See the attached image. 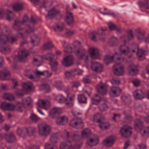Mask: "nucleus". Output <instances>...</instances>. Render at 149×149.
<instances>
[{
	"instance_id": "nucleus-37",
	"label": "nucleus",
	"mask_w": 149,
	"mask_h": 149,
	"mask_svg": "<svg viewBox=\"0 0 149 149\" xmlns=\"http://www.w3.org/2000/svg\"><path fill=\"white\" fill-rule=\"evenodd\" d=\"M32 102V99L29 97L24 98L22 100V104L24 105H29Z\"/></svg>"
},
{
	"instance_id": "nucleus-10",
	"label": "nucleus",
	"mask_w": 149,
	"mask_h": 149,
	"mask_svg": "<svg viewBox=\"0 0 149 149\" xmlns=\"http://www.w3.org/2000/svg\"><path fill=\"white\" fill-rule=\"evenodd\" d=\"M81 146L80 145H75L74 147L71 145L70 142L62 143L60 146V149H79Z\"/></svg>"
},
{
	"instance_id": "nucleus-45",
	"label": "nucleus",
	"mask_w": 149,
	"mask_h": 149,
	"mask_svg": "<svg viewBox=\"0 0 149 149\" xmlns=\"http://www.w3.org/2000/svg\"><path fill=\"white\" fill-rule=\"evenodd\" d=\"M54 45L51 41H48L45 43L43 46V48L44 50L50 49L53 47Z\"/></svg>"
},
{
	"instance_id": "nucleus-33",
	"label": "nucleus",
	"mask_w": 149,
	"mask_h": 149,
	"mask_svg": "<svg viewBox=\"0 0 149 149\" xmlns=\"http://www.w3.org/2000/svg\"><path fill=\"white\" fill-rule=\"evenodd\" d=\"M110 126V124L107 122H104L100 123L99 127L101 130H104L109 128Z\"/></svg>"
},
{
	"instance_id": "nucleus-22",
	"label": "nucleus",
	"mask_w": 149,
	"mask_h": 149,
	"mask_svg": "<svg viewBox=\"0 0 149 149\" xmlns=\"http://www.w3.org/2000/svg\"><path fill=\"white\" fill-rule=\"evenodd\" d=\"M118 49L120 53L122 54L127 55L129 52V47L124 44L120 45Z\"/></svg>"
},
{
	"instance_id": "nucleus-16",
	"label": "nucleus",
	"mask_w": 149,
	"mask_h": 149,
	"mask_svg": "<svg viewBox=\"0 0 149 149\" xmlns=\"http://www.w3.org/2000/svg\"><path fill=\"white\" fill-rule=\"evenodd\" d=\"M11 77L9 71L6 68H4L0 71V78L3 80H8Z\"/></svg>"
},
{
	"instance_id": "nucleus-36",
	"label": "nucleus",
	"mask_w": 149,
	"mask_h": 149,
	"mask_svg": "<svg viewBox=\"0 0 149 149\" xmlns=\"http://www.w3.org/2000/svg\"><path fill=\"white\" fill-rule=\"evenodd\" d=\"M91 134L90 130L88 128L84 130L81 132V137L86 138L87 137Z\"/></svg>"
},
{
	"instance_id": "nucleus-57",
	"label": "nucleus",
	"mask_w": 149,
	"mask_h": 149,
	"mask_svg": "<svg viewBox=\"0 0 149 149\" xmlns=\"http://www.w3.org/2000/svg\"><path fill=\"white\" fill-rule=\"evenodd\" d=\"M30 118L32 121L34 122H36L40 119L39 117L34 114L31 115L30 116Z\"/></svg>"
},
{
	"instance_id": "nucleus-21",
	"label": "nucleus",
	"mask_w": 149,
	"mask_h": 149,
	"mask_svg": "<svg viewBox=\"0 0 149 149\" xmlns=\"http://www.w3.org/2000/svg\"><path fill=\"white\" fill-rule=\"evenodd\" d=\"M114 143L113 138L111 136H109L104 140L103 144L107 147H109L111 146Z\"/></svg>"
},
{
	"instance_id": "nucleus-18",
	"label": "nucleus",
	"mask_w": 149,
	"mask_h": 149,
	"mask_svg": "<svg viewBox=\"0 0 149 149\" xmlns=\"http://www.w3.org/2000/svg\"><path fill=\"white\" fill-rule=\"evenodd\" d=\"M91 68L92 70L97 72H101L102 69V66L100 63L94 61L92 62Z\"/></svg>"
},
{
	"instance_id": "nucleus-25",
	"label": "nucleus",
	"mask_w": 149,
	"mask_h": 149,
	"mask_svg": "<svg viewBox=\"0 0 149 149\" xmlns=\"http://www.w3.org/2000/svg\"><path fill=\"white\" fill-rule=\"evenodd\" d=\"M65 20L67 24L69 25L71 24L73 22V16L70 12H67Z\"/></svg>"
},
{
	"instance_id": "nucleus-2",
	"label": "nucleus",
	"mask_w": 149,
	"mask_h": 149,
	"mask_svg": "<svg viewBox=\"0 0 149 149\" xmlns=\"http://www.w3.org/2000/svg\"><path fill=\"white\" fill-rule=\"evenodd\" d=\"M16 41V39L13 36L11 31L7 26H4V32H0V43L4 44L9 42L13 43Z\"/></svg>"
},
{
	"instance_id": "nucleus-50",
	"label": "nucleus",
	"mask_w": 149,
	"mask_h": 149,
	"mask_svg": "<svg viewBox=\"0 0 149 149\" xmlns=\"http://www.w3.org/2000/svg\"><path fill=\"white\" fill-rule=\"evenodd\" d=\"M149 0H144V1H141L139 2L141 6L144 7L146 9L149 8V6L148 4V1Z\"/></svg>"
},
{
	"instance_id": "nucleus-48",
	"label": "nucleus",
	"mask_w": 149,
	"mask_h": 149,
	"mask_svg": "<svg viewBox=\"0 0 149 149\" xmlns=\"http://www.w3.org/2000/svg\"><path fill=\"white\" fill-rule=\"evenodd\" d=\"M140 133L142 136H143L149 134V127H146L143 130H140Z\"/></svg>"
},
{
	"instance_id": "nucleus-61",
	"label": "nucleus",
	"mask_w": 149,
	"mask_h": 149,
	"mask_svg": "<svg viewBox=\"0 0 149 149\" xmlns=\"http://www.w3.org/2000/svg\"><path fill=\"white\" fill-rule=\"evenodd\" d=\"M16 95L18 97L22 96L24 95L23 92L22 90L19 89L15 92Z\"/></svg>"
},
{
	"instance_id": "nucleus-7",
	"label": "nucleus",
	"mask_w": 149,
	"mask_h": 149,
	"mask_svg": "<svg viewBox=\"0 0 149 149\" xmlns=\"http://www.w3.org/2000/svg\"><path fill=\"white\" fill-rule=\"evenodd\" d=\"M120 132L122 136L127 137L131 135V128L129 126L124 125L121 128Z\"/></svg>"
},
{
	"instance_id": "nucleus-60",
	"label": "nucleus",
	"mask_w": 149,
	"mask_h": 149,
	"mask_svg": "<svg viewBox=\"0 0 149 149\" xmlns=\"http://www.w3.org/2000/svg\"><path fill=\"white\" fill-rule=\"evenodd\" d=\"M108 108V107L107 105L105 104H102L99 107L100 110L102 111L106 110Z\"/></svg>"
},
{
	"instance_id": "nucleus-59",
	"label": "nucleus",
	"mask_w": 149,
	"mask_h": 149,
	"mask_svg": "<svg viewBox=\"0 0 149 149\" xmlns=\"http://www.w3.org/2000/svg\"><path fill=\"white\" fill-rule=\"evenodd\" d=\"M57 138L56 136H54L52 135L51 136L50 139V141L49 142L50 143H56L57 142Z\"/></svg>"
},
{
	"instance_id": "nucleus-5",
	"label": "nucleus",
	"mask_w": 149,
	"mask_h": 149,
	"mask_svg": "<svg viewBox=\"0 0 149 149\" xmlns=\"http://www.w3.org/2000/svg\"><path fill=\"white\" fill-rule=\"evenodd\" d=\"M124 67L120 63H117L114 65L113 67V72L116 75H120L124 72Z\"/></svg>"
},
{
	"instance_id": "nucleus-6",
	"label": "nucleus",
	"mask_w": 149,
	"mask_h": 149,
	"mask_svg": "<svg viewBox=\"0 0 149 149\" xmlns=\"http://www.w3.org/2000/svg\"><path fill=\"white\" fill-rule=\"evenodd\" d=\"M29 53L25 49H23L18 52V55L14 57L15 60H18L20 62L25 61V58L29 55Z\"/></svg>"
},
{
	"instance_id": "nucleus-63",
	"label": "nucleus",
	"mask_w": 149,
	"mask_h": 149,
	"mask_svg": "<svg viewBox=\"0 0 149 149\" xmlns=\"http://www.w3.org/2000/svg\"><path fill=\"white\" fill-rule=\"evenodd\" d=\"M41 61H40L39 58H34L33 63L37 66L38 67L41 64Z\"/></svg>"
},
{
	"instance_id": "nucleus-14",
	"label": "nucleus",
	"mask_w": 149,
	"mask_h": 149,
	"mask_svg": "<svg viewBox=\"0 0 149 149\" xmlns=\"http://www.w3.org/2000/svg\"><path fill=\"white\" fill-rule=\"evenodd\" d=\"M73 60L74 58L72 56H68L64 58L62 64L64 66L68 67L73 64Z\"/></svg>"
},
{
	"instance_id": "nucleus-23",
	"label": "nucleus",
	"mask_w": 149,
	"mask_h": 149,
	"mask_svg": "<svg viewBox=\"0 0 149 149\" xmlns=\"http://www.w3.org/2000/svg\"><path fill=\"white\" fill-rule=\"evenodd\" d=\"M135 33L137 38L139 40H142L144 38L145 32L144 30L137 28L135 30Z\"/></svg>"
},
{
	"instance_id": "nucleus-62",
	"label": "nucleus",
	"mask_w": 149,
	"mask_h": 149,
	"mask_svg": "<svg viewBox=\"0 0 149 149\" xmlns=\"http://www.w3.org/2000/svg\"><path fill=\"white\" fill-rule=\"evenodd\" d=\"M15 105L12 103H9L8 110L13 111L15 110Z\"/></svg>"
},
{
	"instance_id": "nucleus-38",
	"label": "nucleus",
	"mask_w": 149,
	"mask_h": 149,
	"mask_svg": "<svg viewBox=\"0 0 149 149\" xmlns=\"http://www.w3.org/2000/svg\"><path fill=\"white\" fill-rule=\"evenodd\" d=\"M77 70L75 69L71 70L69 71L66 72L65 74V76L67 77H69L72 76H74L77 72Z\"/></svg>"
},
{
	"instance_id": "nucleus-35",
	"label": "nucleus",
	"mask_w": 149,
	"mask_h": 149,
	"mask_svg": "<svg viewBox=\"0 0 149 149\" xmlns=\"http://www.w3.org/2000/svg\"><path fill=\"white\" fill-rule=\"evenodd\" d=\"M143 126V123L139 120H136L135 121V128L136 129L140 130L142 129Z\"/></svg>"
},
{
	"instance_id": "nucleus-44",
	"label": "nucleus",
	"mask_w": 149,
	"mask_h": 149,
	"mask_svg": "<svg viewBox=\"0 0 149 149\" xmlns=\"http://www.w3.org/2000/svg\"><path fill=\"white\" fill-rule=\"evenodd\" d=\"M5 138L6 140L8 142H10L13 141L15 138L14 135L12 133L5 134Z\"/></svg>"
},
{
	"instance_id": "nucleus-26",
	"label": "nucleus",
	"mask_w": 149,
	"mask_h": 149,
	"mask_svg": "<svg viewBox=\"0 0 149 149\" xmlns=\"http://www.w3.org/2000/svg\"><path fill=\"white\" fill-rule=\"evenodd\" d=\"M68 121V118L65 116L58 118L56 120L57 123L59 125H62L66 123Z\"/></svg>"
},
{
	"instance_id": "nucleus-52",
	"label": "nucleus",
	"mask_w": 149,
	"mask_h": 149,
	"mask_svg": "<svg viewBox=\"0 0 149 149\" xmlns=\"http://www.w3.org/2000/svg\"><path fill=\"white\" fill-rule=\"evenodd\" d=\"M53 55L51 53H48L44 56V58L46 60H48L50 62L52 60Z\"/></svg>"
},
{
	"instance_id": "nucleus-12",
	"label": "nucleus",
	"mask_w": 149,
	"mask_h": 149,
	"mask_svg": "<svg viewBox=\"0 0 149 149\" xmlns=\"http://www.w3.org/2000/svg\"><path fill=\"white\" fill-rule=\"evenodd\" d=\"M70 125L71 126L76 128H81L83 125L82 121L80 118H75L70 121Z\"/></svg>"
},
{
	"instance_id": "nucleus-4",
	"label": "nucleus",
	"mask_w": 149,
	"mask_h": 149,
	"mask_svg": "<svg viewBox=\"0 0 149 149\" xmlns=\"http://www.w3.org/2000/svg\"><path fill=\"white\" fill-rule=\"evenodd\" d=\"M31 24L30 21L28 20V16L25 15L24 16L22 23H21L18 20H16L15 21L13 28L15 29L19 30L20 29L19 28L20 26H22L23 25H26Z\"/></svg>"
},
{
	"instance_id": "nucleus-9",
	"label": "nucleus",
	"mask_w": 149,
	"mask_h": 149,
	"mask_svg": "<svg viewBox=\"0 0 149 149\" xmlns=\"http://www.w3.org/2000/svg\"><path fill=\"white\" fill-rule=\"evenodd\" d=\"M88 51L91 56L93 58H98L101 56L99 50L95 48L90 47L88 48Z\"/></svg>"
},
{
	"instance_id": "nucleus-49",
	"label": "nucleus",
	"mask_w": 149,
	"mask_h": 149,
	"mask_svg": "<svg viewBox=\"0 0 149 149\" xmlns=\"http://www.w3.org/2000/svg\"><path fill=\"white\" fill-rule=\"evenodd\" d=\"M60 12L59 11L56 10L55 8H53L48 12V15L51 16H53L59 14Z\"/></svg>"
},
{
	"instance_id": "nucleus-51",
	"label": "nucleus",
	"mask_w": 149,
	"mask_h": 149,
	"mask_svg": "<svg viewBox=\"0 0 149 149\" xmlns=\"http://www.w3.org/2000/svg\"><path fill=\"white\" fill-rule=\"evenodd\" d=\"M45 149H56V147L51 144L50 142L45 143Z\"/></svg>"
},
{
	"instance_id": "nucleus-58",
	"label": "nucleus",
	"mask_w": 149,
	"mask_h": 149,
	"mask_svg": "<svg viewBox=\"0 0 149 149\" xmlns=\"http://www.w3.org/2000/svg\"><path fill=\"white\" fill-rule=\"evenodd\" d=\"M22 104L21 103L17 102L16 105L15 106V109L18 112H21L22 111V109L21 106L22 105Z\"/></svg>"
},
{
	"instance_id": "nucleus-24",
	"label": "nucleus",
	"mask_w": 149,
	"mask_h": 149,
	"mask_svg": "<svg viewBox=\"0 0 149 149\" xmlns=\"http://www.w3.org/2000/svg\"><path fill=\"white\" fill-rule=\"evenodd\" d=\"M127 70L130 74L132 75L136 74L138 72L136 66L133 64L130 65L127 68Z\"/></svg>"
},
{
	"instance_id": "nucleus-19",
	"label": "nucleus",
	"mask_w": 149,
	"mask_h": 149,
	"mask_svg": "<svg viewBox=\"0 0 149 149\" xmlns=\"http://www.w3.org/2000/svg\"><path fill=\"white\" fill-rule=\"evenodd\" d=\"M98 92L102 95L106 94L107 92L106 86L105 84L102 83L98 85L96 87Z\"/></svg>"
},
{
	"instance_id": "nucleus-13",
	"label": "nucleus",
	"mask_w": 149,
	"mask_h": 149,
	"mask_svg": "<svg viewBox=\"0 0 149 149\" xmlns=\"http://www.w3.org/2000/svg\"><path fill=\"white\" fill-rule=\"evenodd\" d=\"M113 59L117 60L120 59V58L117 53H115L113 56L109 55L105 56L104 58V62L106 64H108L112 62Z\"/></svg>"
},
{
	"instance_id": "nucleus-15",
	"label": "nucleus",
	"mask_w": 149,
	"mask_h": 149,
	"mask_svg": "<svg viewBox=\"0 0 149 149\" xmlns=\"http://www.w3.org/2000/svg\"><path fill=\"white\" fill-rule=\"evenodd\" d=\"M121 92V90L117 87H111L109 91V95L113 97H117L119 96Z\"/></svg>"
},
{
	"instance_id": "nucleus-39",
	"label": "nucleus",
	"mask_w": 149,
	"mask_h": 149,
	"mask_svg": "<svg viewBox=\"0 0 149 149\" xmlns=\"http://www.w3.org/2000/svg\"><path fill=\"white\" fill-rule=\"evenodd\" d=\"M23 8V6L22 4L20 3H17L13 6V9L16 11H20L22 10Z\"/></svg>"
},
{
	"instance_id": "nucleus-40",
	"label": "nucleus",
	"mask_w": 149,
	"mask_h": 149,
	"mask_svg": "<svg viewBox=\"0 0 149 149\" xmlns=\"http://www.w3.org/2000/svg\"><path fill=\"white\" fill-rule=\"evenodd\" d=\"M30 130V128L29 129H19L17 130V133L20 136L24 134L25 132H26L27 134H28Z\"/></svg>"
},
{
	"instance_id": "nucleus-28",
	"label": "nucleus",
	"mask_w": 149,
	"mask_h": 149,
	"mask_svg": "<svg viewBox=\"0 0 149 149\" xmlns=\"http://www.w3.org/2000/svg\"><path fill=\"white\" fill-rule=\"evenodd\" d=\"M37 104L39 107L45 109H47L49 107L48 102L43 100H39Z\"/></svg>"
},
{
	"instance_id": "nucleus-11",
	"label": "nucleus",
	"mask_w": 149,
	"mask_h": 149,
	"mask_svg": "<svg viewBox=\"0 0 149 149\" xmlns=\"http://www.w3.org/2000/svg\"><path fill=\"white\" fill-rule=\"evenodd\" d=\"M5 13L6 15V19L8 21L12 20L14 17V15L11 11L8 10L5 12L4 10L0 9V19L3 17Z\"/></svg>"
},
{
	"instance_id": "nucleus-17",
	"label": "nucleus",
	"mask_w": 149,
	"mask_h": 149,
	"mask_svg": "<svg viewBox=\"0 0 149 149\" xmlns=\"http://www.w3.org/2000/svg\"><path fill=\"white\" fill-rule=\"evenodd\" d=\"M75 98V95L73 93H67V98L66 99V104L69 106L71 107L73 105V101Z\"/></svg>"
},
{
	"instance_id": "nucleus-43",
	"label": "nucleus",
	"mask_w": 149,
	"mask_h": 149,
	"mask_svg": "<svg viewBox=\"0 0 149 149\" xmlns=\"http://www.w3.org/2000/svg\"><path fill=\"white\" fill-rule=\"evenodd\" d=\"M121 100L124 104H127L130 103V96L124 95L121 97Z\"/></svg>"
},
{
	"instance_id": "nucleus-56",
	"label": "nucleus",
	"mask_w": 149,
	"mask_h": 149,
	"mask_svg": "<svg viewBox=\"0 0 149 149\" xmlns=\"http://www.w3.org/2000/svg\"><path fill=\"white\" fill-rule=\"evenodd\" d=\"M53 70H56V67L58 64V62L56 61H53L52 60L49 62Z\"/></svg>"
},
{
	"instance_id": "nucleus-41",
	"label": "nucleus",
	"mask_w": 149,
	"mask_h": 149,
	"mask_svg": "<svg viewBox=\"0 0 149 149\" xmlns=\"http://www.w3.org/2000/svg\"><path fill=\"white\" fill-rule=\"evenodd\" d=\"M133 38V35L131 31H129L127 33V37L123 36L121 38L122 40H123L125 42H126V40H130L132 39Z\"/></svg>"
},
{
	"instance_id": "nucleus-8",
	"label": "nucleus",
	"mask_w": 149,
	"mask_h": 149,
	"mask_svg": "<svg viewBox=\"0 0 149 149\" xmlns=\"http://www.w3.org/2000/svg\"><path fill=\"white\" fill-rule=\"evenodd\" d=\"M135 51H137V55L139 60H142L145 58V56L148 54V52L146 50H143L142 49H139L137 45L136 46L135 48L133 49L132 52H135Z\"/></svg>"
},
{
	"instance_id": "nucleus-53",
	"label": "nucleus",
	"mask_w": 149,
	"mask_h": 149,
	"mask_svg": "<svg viewBox=\"0 0 149 149\" xmlns=\"http://www.w3.org/2000/svg\"><path fill=\"white\" fill-rule=\"evenodd\" d=\"M56 100L60 103H62L64 101L66 102V99L63 96L61 95H60L57 96Z\"/></svg>"
},
{
	"instance_id": "nucleus-32",
	"label": "nucleus",
	"mask_w": 149,
	"mask_h": 149,
	"mask_svg": "<svg viewBox=\"0 0 149 149\" xmlns=\"http://www.w3.org/2000/svg\"><path fill=\"white\" fill-rule=\"evenodd\" d=\"M61 112V109L60 108H54L49 113V116L53 117L56 114L60 113Z\"/></svg>"
},
{
	"instance_id": "nucleus-29",
	"label": "nucleus",
	"mask_w": 149,
	"mask_h": 149,
	"mask_svg": "<svg viewBox=\"0 0 149 149\" xmlns=\"http://www.w3.org/2000/svg\"><path fill=\"white\" fill-rule=\"evenodd\" d=\"M31 42L34 45L38 44L40 41V38L36 35L33 34L31 36Z\"/></svg>"
},
{
	"instance_id": "nucleus-47",
	"label": "nucleus",
	"mask_w": 149,
	"mask_h": 149,
	"mask_svg": "<svg viewBox=\"0 0 149 149\" xmlns=\"http://www.w3.org/2000/svg\"><path fill=\"white\" fill-rule=\"evenodd\" d=\"M78 100L79 102L86 103V97L83 95H80L78 96Z\"/></svg>"
},
{
	"instance_id": "nucleus-46",
	"label": "nucleus",
	"mask_w": 149,
	"mask_h": 149,
	"mask_svg": "<svg viewBox=\"0 0 149 149\" xmlns=\"http://www.w3.org/2000/svg\"><path fill=\"white\" fill-rule=\"evenodd\" d=\"M103 118V116L101 114L97 113L94 116L93 119L95 121L99 122Z\"/></svg>"
},
{
	"instance_id": "nucleus-54",
	"label": "nucleus",
	"mask_w": 149,
	"mask_h": 149,
	"mask_svg": "<svg viewBox=\"0 0 149 149\" xmlns=\"http://www.w3.org/2000/svg\"><path fill=\"white\" fill-rule=\"evenodd\" d=\"M26 28L27 29L24 32V35H26L27 34H29L33 32L34 29L33 27H30L29 26H27Z\"/></svg>"
},
{
	"instance_id": "nucleus-3",
	"label": "nucleus",
	"mask_w": 149,
	"mask_h": 149,
	"mask_svg": "<svg viewBox=\"0 0 149 149\" xmlns=\"http://www.w3.org/2000/svg\"><path fill=\"white\" fill-rule=\"evenodd\" d=\"M51 128L49 125L43 123L38 125V133L42 136H46L48 135L51 132Z\"/></svg>"
},
{
	"instance_id": "nucleus-30",
	"label": "nucleus",
	"mask_w": 149,
	"mask_h": 149,
	"mask_svg": "<svg viewBox=\"0 0 149 149\" xmlns=\"http://www.w3.org/2000/svg\"><path fill=\"white\" fill-rule=\"evenodd\" d=\"M22 87L24 90L27 91H30L33 88L32 84L30 82L24 83L23 84Z\"/></svg>"
},
{
	"instance_id": "nucleus-20",
	"label": "nucleus",
	"mask_w": 149,
	"mask_h": 149,
	"mask_svg": "<svg viewBox=\"0 0 149 149\" xmlns=\"http://www.w3.org/2000/svg\"><path fill=\"white\" fill-rule=\"evenodd\" d=\"M98 138L96 135H95L93 137L91 138L88 140L87 144L90 146H95L98 143Z\"/></svg>"
},
{
	"instance_id": "nucleus-55",
	"label": "nucleus",
	"mask_w": 149,
	"mask_h": 149,
	"mask_svg": "<svg viewBox=\"0 0 149 149\" xmlns=\"http://www.w3.org/2000/svg\"><path fill=\"white\" fill-rule=\"evenodd\" d=\"M9 103L6 102L2 103L1 105V109L2 110H8Z\"/></svg>"
},
{
	"instance_id": "nucleus-31",
	"label": "nucleus",
	"mask_w": 149,
	"mask_h": 149,
	"mask_svg": "<svg viewBox=\"0 0 149 149\" xmlns=\"http://www.w3.org/2000/svg\"><path fill=\"white\" fill-rule=\"evenodd\" d=\"M2 97L9 101H13L15 99L14 95L12 94L8 93H4Z\"/></svg>"
},
{
	"instance_id": "nucleus-1",
	"label": "nucleus",
	"mask_w": 149,
	"mask_h": 149,
	"mask_svg": "<svg viewBox=\"0 0 149 149\" xmlns=\"http://www.w3.org/2000/svg\"><path fill=\"white\" fill-rule=\"evenodd\" d=\"M73 48L69 46L65 47L64 51L65 52L70 53L76 50L75 53L78 58L84 59L86 62L88 60V55L87 54L86 50L83 47H81L80 42L75 41L73 42Z\"/></svg>"
},
{
	"instance_id": "nucleus-34",
	"label": "nucleus",
	"mask_w": 149,
	"mask_h": 149,
	"mask_svg": "<svg viewBox=\"0 0 149 149\" xmlns=\"http://www.w3.org/2000/svg\"><path fill=\"white\" fill-rule=\"evenodd\" d=\"M64 28V25L63 23H60L58 24L54 25L53 26V29L55 31H61L63 30Z\"/></svg>"
},
{
	"instance_id": "nucleus-64",
	"label": "nucleus",
	"mask_w": 149,
	"mask_h": 149,
	"mask_svg": "<svg viewBox=\"0 0 149 149\" xmlns=\"http://www.w3.org/2000/svg\"><path fill=\"white\" fill-rule=\"evenodd\" d=\"M132 82L134 86L137 87L139 86L141 81L139 79H135L132 81Z\"/></svg>"
},
{
	"instance_id": "nucleus-42",
	"label": "nucleus",
	"mask_w": 149,
	"mask_h": 149,
	"mask_svg": "<svg viewBox=\"0 0 149 149\" xmlns=\"http://www.w3.org/2000/svg\"><path fill=\"white\" fill-rule=\"evenodd\" d=\"M92 100L93 103L94 104H97L101 100V98L99 95H95L94 97L92 98Z\"/></svg>"
},
{
	"instance_id": "nucleus-27",
	"label": "nucleus",
	"mask_w": 149,
	"mask_h": 149,
	"mask_svg": "<svg viewBox=\"0 0 149 149\" xmlns=\"http://www.w3.org/2000/svg\"><path fill=\"white\" fill-rule=\"evenodd\" d=\"M134 97L137 99H141L144 97V93L141 90H136L133 93Z\"/></svg>"
}]
</instances>
